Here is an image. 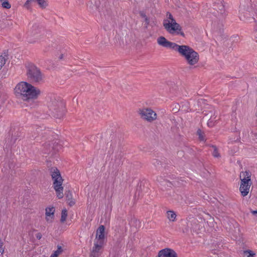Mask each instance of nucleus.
Returning <instances> with one entry per match:
<instances>
[{
    "mask_svg": "<svg viewBox=\"0 0 257 257\" xmlns=\"http://www.w3.org/2000/svg\"><path fill=\"white\" fill-rule=\"evenodd\" d=\"M251 213H252L253 215H256V214H257V210L252 211H251Z\"/></svg>",
    "mask_w": 257,
    "mask_h": 257,
    "instance_id": "3c124183",
    "label": "nucleus"
},
{
    "mask_svg": "<svg viewBox=\"0 0 257 257\" xmlns=\"http://www.w3.org/2000/svg\"><path fill=\"white\" fill-rule=\"evenodd\" d=\"M153 165L155 166L157 169L161 170L162 168V163L160 161L157 159H154L153 160Z\"/></svg>",
    "mask_w": 257,
    "mask_h": 257,
    "instance_id": "c85d7f7f",
    "label": "nucleus"
},
{
    "mask_svg": "<svg viewBox=\"0 0 257 257\" xmlns=\"http://www.w3.org/2000/svg\"><path fill=\"white\" fill-rule=\"evenodd\" d=\"M243 254L244 255H247V257H255V253L252 250L247 249L243 251Z\"/></svg>",
    "mask_w": 257,
    "mask_h": 257,
    "instance_id": "7c9ffc66",
    "label": "nucleus"
},
{
    "mask_svg": "<svg viewBox=\"0 0 257 257\" xmlns=\"http://www.w3.org/2000/svg\"><path fill=\"white\" fill-rule=\"evenodd\" d=\"M5 24L8 26H12L13 24L11 21L7 20Z\"/></svg>",
    "mask_w": 257,
    "mask_h": 257,
    "instance_id": "a18cd8bd",
    "label": "nucleus"
},
{
    "mask_svg": "<svg viewBox=\"0 0 257 257\" xmlns=\"http://www.w3.org/2000/svg\"><path fill=\"white\" fill-rule=\"evenodd\" d=\"M68 204L70 206H72L75 203V201L72 200V199L69 201Z\"/></svg>",
    "mask_w": 257,
    "mask_h": 257,
    "instance_id": "37998d69",
    "label": "nucleus"
},
{
    "mask_svg": "<svg viewBox=\"0 0 257 257\" xmlns=\"http://www.w3.org/2000/svg\"><path fill=\"white\" fill-rule=\"evenodd\" d=\"M168 41L164 36H160L157 39V43L160 45L165 48H167L168 44L169 43Z\"/></svg>",
    "mask_w": 257,
    "mask_h": 257,
    "instance_id": "6ab92c4d",
    "label": "nucleus"
},
{
    "mask_svg": "<svg viewBox=\"0 0 257 257\" xmlns=\"http://www.w3.org/2000/svg\"><path fill=\"white\" fill-rule=\"evenodd\" d=\"M110 147H112V152L113 151V148H114L115 147V143H112L111 144H110Z\"/></svg>",
    "mask_w": 257,
    "mask_h": 257,
    "instance_id": "8fccbe9b",
    "label": "nucleus"
},
{
    "mask_svg": "<svg viewBox=\"0 0 257 257\" xmlns=\"http://www.w3.org/2000/svg\"><path fill=\"white\" fill-rule=\"evenodd\" d=\"M16 141L17 138H13V136H12L10 139L9 138L8 139L7 141H6V148L7 147V146H8V147H12L13 146L15 145Z\"/></svg>",
    "mask_w": 257,
    "mask_h": 257,
    "instance_id": "4be33fe9",
    "label": "nucleus"
},
{
    "mask_svg": "<svg viewBox=\"0 0 257 257\" xmlns=\"http://www.w3.org/2000/svg\"><path fill=\"white\" fill-rule=\"evenodd\" d=\"M191 47L188 45H180V46L178 47V50H177V52L181 56L184 57L185 55L188 53L189 51L191 50Z\"/></svg>",
    "mask_w": 257,
    "mask_h": 257,
    "instance_id": "f3484780",
    "label": "nucleus"
},
{
    "mask_svg": "<svg viewBox=\"0 0 257 257\" xmlns=\"http://www.w3.org/2000/svg\"><path fill=\"white\" fill-rule=\"evenodd\" d=\"M67 210L66 209H63L61 213V217L60 219V221L61 222H64L67 218Z\"/></svg>",
    "mask_w": 257,
    "mask_h": 257,
    "instance_id": "cd10ccee",
    "label": "nucleus"
},
{
    "mask_svg": "<svg viewBox=\"0 0 257 257\" xmlns=\"http://www.w3.org/2000/svg\"><path fill=\"white\" fill-rule=\"evenodd\" d=\"M21 135L22 133L19 131H17L14 134H13V133L12 134V136H13V137L16 138L17 140L21 137Z\"/></svg>",
    "mask_w": 257,
    "mask_h": 257,
    "instance_id": "f704fd0d",
    "label": "nucleus"
},
{
    "mask_svg": "<svg viewBox=\"0 0 257 257\" xmlns=\"http://www.w3.org/2000/svg\"><path fill=\"white\" fill-rule=\"evenodd\" d=\"M241 175H242L243 178H240L239 191L241 193V195L243 197H245L248 194L249 188L252 184L250 178L251 173L249 171L242 172L240 175V178L241 177Z\"/></svg>",
    "mask_w": 257,
    "mask_h": 257,
    "instance_id": "0eeeda50",
    "label": "nucleus"
},
{
    "mask_svg": "<svg viewBox=\"0 0 257 257\" xmlns=\"http://www.w3.org/2000/svg\"><path fill=\"white\" fill-rule=\"evenodd\" d=\"M141 118L149 122H152L157 118V114L151 108H139L137 111Z\"/></svg>",
    "mask_w": 257,
    "mask_h": 257,
    "instance_id": "6e6552de",
    "label": "nucleus"
},
{
    "mask_svg": "<svg viewBox=\"0 0 257 257\" xmlns=\"http://www.w3.org/2000/svg\"><path fill=\"white\" fill-rule=\"evenodd\" d=\"M4 245V242L3 240L0 238V252L3 254L4 252V248L3 247Z\"/></svg>",
    "mask_w": 257,
    "mask_h": 257,
    "instance_id": "c9c22d12",
    "label": "nucleus"
},
{
    "mask_svg": "<svg viewBox=\"0 0 257 257\" xmlns=\"http://www.w3.org/2000/svg\"><path fill=\"white\" fill-rule=\"evenodd\" d=\"M32 2L37 3L41 9H45L48 6L47 1L45 0H27L24 6L27 9L29 10L31 9V3Z\"/></svg>",
    "mask_w": 257,
    "mask_h": 257,
    "instance_id": "f8f14e48",
    "label": "nucleus"
},
{
    "mask_svg": "<svg viewBox=\"0 0 257 257\" xmlns=\"http://www.w3.org/2000/svg\"><path fill=\"white\" fill-rule=\"evenodd\" d=\"M49 171L50 175L53 180V187L56 191L57 197L59 199H61L64 196L63 187L62 186L63 179L57 168L52 167L49 169Z\"/></svg>",
    "mask_w": 257,
    "mask_h": 257,
    "instance_id": "20e7f679",
    "label": "nucleus"
},
{
    "mask_svg": "<svg viewBox=\"0 0 257 257\" xmlns=\"http://www.w3.org/2000/svg\"><path fill=\"white\" fill-rule=\"evenodd\" d=\"M48 114L57 119L63 118L66 112L65 103L60 97L52 96L48 101Z\"/></svg>",
    "mask_w": 257,
    "mask_h": 257,
    "instance_id": "f03ea898",
    "label": "nucleus"
},
{
    "mask_svg": "<svg viewBox=\"0 0 257 257\" xmlns=\"http://www.w3.org/2000/svg\"><path fill=\"white\" fill-rule=\"evenodd\" d=\"M121 157L120 156H118L117 158H116L115 160L116 166H119L121 164Z\"/></svg>",
    "mask_w": 257,
    "mask_h": 257,
    "instance_id": "e433bc0d",
    "label": "nucleus"
},
{
    "mask_svg": "<svg viewBox=\"0 0 257 257\" xmlns=\"http://www.w3.org/2000/svg\"><path fill=\"white\" fill-rule=\"evenodd\" d=\"M202 102L204 103H205L206 100L205 99H201L198 100V104L201 103Z\"/></svg>",
    "mask_w": 257,
    "mask_h": 257,
    "instance_id": "de8ad7c7",
    "label": "nucleus"
},
{
    "mask_svg": "<svg viewBox=\"0 0 257 257\" xmlns=\"http://www.w3.org/2000/svg\"><path fill=\"white\" fill-rule=\"evenodd\" d=\"M90 257H98V256L94 254L92 255V254H90Z\"/></svg>",
    "mask_w": 257,
    "mask_h": 257,
    "instance_id": "864d4df0",
    "label": "nucleus"
},
{
    "mask_svg": "<svg viewBox=\"0 0 257 257\" xmlns=\"http://www.w3.org/2000/svg\"><path fill=\"white\" fill-rule=\"evenodd\" d=\"M197 135L198 136L199 140L200 141H205L204 133L200 129H198L197 131Z\"/></svg>",
    "mask_w": 257,
    "mask_h": 257,
    "instance_id": "bb28decb",
    "label": "nucleus"
},
{
    "mask_svg": "<svg viewBox=\"0 0 257 257\" xmlns=\"http://www.w3.org/2000/svg\"><path fill=\"white\" fill-rule=\"evenodd\" d=\"M199 60V54L189 56V57L186 59V61L190 65H194L198 62Z\"/></svg>",
    "mask_w": 257,
    "mask_h": 257,
    "instance_id": "a211bd4d",
    "label": "nucleus"
},
{
    "mask_svg": "<svg viewBox=\"0 0 257 257\" xmlns=\"http://www.w3.org/2000/svg\"><path fill=\"white\" fill-rule=\"evenodd\" d=\"M167 217L170 221H175L176 220V214L174 211L169 210L167 212Z\"/></svg>",
    "mask_w": 257,
    "mask_h": 257,
    "instance_id": "412c9836",
    "label": "nucleus"
},
{
    "mask_svg": "<svg viewBox=\"0 0 257 257\" xmlns=\"http://www.w3.org/2000/svg\"><path fill=\"white\" fill-rule=\"evenodd\" d=\"M41 31L42 27H40L39 26L37 25H35L32 27V29L31 31V35L35 36L37 34L41 33Z\"/></svg>",
    "mask_w": 257,
    "mask_h": 257,
    "instance_id": "aec40b11",
    "label": "nucleus"
},
{
    "mask_svg": "<svg viewBox=\"0 0 257 257\" xmlns=\"http://www.w3.org/2000/svg\"><path fill=\"white\" fill-rule=\"evenodd\" d=\"M157 257H177V254L172 248H165L159 251Z\"/></svg>",
    "mask_w": 257,
    "mask_h": 257,
    "instance_id": "9b49d317",
    "label": "nucleus"
},
{
    "mask_svg": "<svg viewBox=\"0 0 257 257\" xmlns=\"http://www.w3.org/2000/svg\"><path fill=\"white\" fill-rule=\"evenodd\" d=\"M52 134H53V133L51 131H50L49 130H45L43 131V132L41 133V136H42V137L43 138H44V140H45V139H47V136H50Z\"/></svg>",
    "mask_w": 257,
    "mask_h": 257,
    "instance_id": "b1692460",
    "label": "nucleus"
},
{
    "mask_svg": "<svg viewBox=\"0 0 257 257\" xmlns=\"http://www.w3.org/2000/svg\"><path fill=\"white\" fill-rule=\"evenodd\" d=\"M14 90L17 97L30 103L32 107L38 105V101L36 100L40 95L41 91L31 83L22 81L17 84Z\"/></svg>",
    "mask_w": 257,
    "mask_h": 257,
    "instance_id": "f257e3e1",
    "label": "nucleus"
},
{
    "mask_svg": "<svg viewBox=\"0 0 257 257\" xmlns=\"http://www.w3.org/2000/svg\"><path fill=\"white\" fill-rule=\"evenodd\" d=\"M42 234L40 232L37 233L36 235V237L38 240H40L42 238Z\"/></svg>",
    "mask_w": 257,
    "mask_h": 257,
    "instance_id": "79ce46f5",
    "label": "nucleus"
},
{
    "mask_svg": "<svg viewBox=\"0 0 257 257\" xmlns=\"http://www.w3.org/2000/svg\"><path fill=\"white\" fill-rule=\"evenodd\" d=\"M7 165L9 167V169L12 171V169L14 168V165L13 164V161H12V162L9 161V162L8 163Z\"/></svg>",
    "mask_w": 257,
    "mask_h": 257,
    "instance_id": "58836bf2",
    "label": "nucleus"
},
{
    "mask_svg": "<svg viewBox=\"0 0 257 257\" xmlns=\"http://www.w3.org/2000/svg\"><path fill=\"white\" fill-rule=\"evenodd\" d=\"M196 219H194L192 220H188L187 221H184L181 224L180 227H179V229L183 233L187 234L189 231H193L196 229V227L194 226H197L198 224L196 223Z\"/></svg>",
    "mask_w": 257,
    "mask_h": 257,
    "instance_id": "1a4fd4ad",
    "label": "nucleus"
},
{
    "mask_svg": "<svg viewBox=\"0 0 257 257\" xmlns=\"http://www.w3.org/2000/svg\"><path fill=\"white\" fill-rule=\"evenodd\" d=\"M2 6L3 8L9 9L11 8V5L9 2L8 0H4L2 3Z\"/></svg>",
    "mask_w": 257,
    "mask_h": 257,
    "instance_id": "2f4dec72",
    "label": "nucleus"
},
{
    "mask_svg": "<svg viewBox=\"0 0 257 257\" xmlns=\"http://www.w3.org/2000/svg\"><path fill=\"white\" fill-rule=\"evenodd\" d=\"M179 107H180V106H179V104H176V105H175V111L176 112L178 111L179 110Z\"/></svg>",
    "mask_w": 257,
    "mask_h": 257,
    "instance_id": "49530a36",
    "label": "nucleus"
},
{
    "mask_svg": "<svg viewBox=\"0 0 257 257\" xmlns=\"http://www.w3.org/2000/svg\"><path fill=\"white\" fill-rule=\"evenodd\" d=\"M55 209L54 207H47L46 208V219L48 222H52L54 218V212Z\"/></svg>",
    "mask_w": 257,
    "mask_h": 257,
    "instance_id": "2eb2a0df",
    "label": "nucleus"
},
{
    "mask_svg": "<svg viewBox=\"0 0 257 257\" xmlns=\"http://www.w3.org/2000/svg\"><path fill=\"white\" fill-rule=\"evenodd\" d=\"M216 245H217V248L219 249H221V247L223 246V245L221 242L217 243Z\"/></svg>",
    "mask_w": 257,
    "mask_h": 257,
    "instance_id": "c03bdc74",
    "label": "nucleus"
},
{
    "mask_svg": "<svg viewBox=\"0 0 257 257\" xmlns=\"http://www.w3.org/2000/svg\"><path fill=\"white\" fill-rule=\"evenodd\" d=\"M103 244L104 241L97 240L94 243V246L92 248V250L91 251L90 254L98 256L99 255V251L101 249Z\"/></svg>",
    "mask_w": 257,
    "mask_h": 257,
    "instance_id": "ddd939ff",
    "label": "nucleus"
},
{
    "mask_svg": "<svg viewBox=\"0 0 257 257\" xmlns=\"http://www.w3.org/2000/svg\"><path fill=\"white\" fill-rule=\"evenodd\" d=\"M26 69V76L28 81L31 83H41L43 80V74L40 69L32 62H27L25 64Z\"/></svg>",
    "mask_w": 257,
    "mask_h": 257,
    "instance_id": "7ed1b4c3",
    "label": "nucleus"
},
{
    "mask_svg": "<svg viewBox=\"0 0 257 257\" xmlns=\"http://www.w3.org/2000/svg\"><path fill=\"white\" fill-rule=\"evenodd\" d=\"M105 227L104 225H100L96 230V238L97 240L104 241V233H105Z\"/></svg>",
    "mask_w": 257,
    "mask_h": 257,
    "instance_id": "4468645a",
    "label": "nucleus"
},
{
    "mask_svg": "<svg viewBox=\"0 0 257 257\" xmlns=\"http://www.w3.org/2000/svg\"><path fill=\"white\" fill-rule=\"evenodd\" d=\"M7 58L3 55L0 56V69L5 64Z\"/></svg>",
    "mask_w": 257,
    "mask_h": 257,
    "instance_id": "72a5a7b5",
    "label": "nucleus"
},
{
    "mask_svg": "<svg viewBox=\"0 0 257 257\" xmlns=\"http://www.w3.org/2000/svg\"><path fill=\"white\" fill-rule=\"evenodd\" d=\"M4 0H0L1 2H3Z\"/></svg>",
    "mask_w": 257,
    "mask_h": 257,
    "instance_id": "5fc2aeb1",
    "label": "nucleus"
},
{
    "mask_svg": "<svg viewBox=\"0 0 257 257\" xmlns=\"http://www.w3.org/2000/svg\"><path fill=\"white\" fill-rule=\"evenodd\" d=\"M63 252V249L60 245L57 246V249L51 255V257H58L59 254Z\"/></svg>",
    "mask_w": 257,
    "mask_h": 257,
    "instance_id": "a878e982",
    "label": "nucleus"
},
{
    "mask_svg": "<svg viewBox=\"0 0 257 257\" xmlns=\"http://www.w3.org/2000/svg\"><path fill=\"white\" fill-rule=\"evenodd\" d=\"M163 26L167 32L172 35H180L183 37H185L182 27L176 22L174 18L170 21L165 20L163 22Z\"/></svg>",
    "mask_w": 257,
    "mask_h": 257,
    "instance_id": "39448f33",
    "label": "nucleus"
},
{
    "mask_svg": "<svg viewBox=\"0 0 257 257\" xmlns=\"http://www.w3.org/2000/svg\"><path fill=\"white\" fill-rule=\"evenodd\" d=\"M177 154L180 156H184V152L183 151H178Z\"/></svg>",
    "mask_w": 257,
    "mask_h": 257,
    "instance_id": "09e8293b",
    "label": "nucleus"
},
{
    "mask_svg": "<svg viewBox=\"0 0 257 257\" xmlns=\"http://www.w3.org/2000/svg\"><path fill=\"white\" fill-rule=\"evenodd\" d=\"M139 15L141 18H142L144 19V22H145L144 27L146 29H147L149 26H151L152 27L153 26L152 24L154 23V21L151 22L150 18L149 17H147V16L146 14V13L144 11H140L139 12Z\"/></svg>",
    "mask_w": 257,
    "mask_h": 257,
    "instance_id": "dca6fc26",
    "label": "nucleus"
},
{
    "mask_svg": "<svg viewBox=\"0 0 257 257\" xmlns=\"http://www.w3.org/2000/svg\"><path fill=\"white\" fill-rule=\"evenodd\" d=\"M221 0L220 2L215 3L213 5V10L215 11L213 12V14L216 17H220L223 18L224 17L225 14V9L224 6L223 5Z\"/></svg>",
    "mask_w": 257,
    "mask_h": 257,
    "instance_id": "9d476101",
    "label": "nucleus"
},
{
    "mask_svg": "<svg viewBox=\"0 0 257 257\" xmlns=\"http://www.w3.org/2000/svg\"><path fill=\"white\" fill-rule=\"evenodd\" d=\"M62 146L57 140H53L45 142L42 146V152L44 154L50 156V157L55 156L61 149Z\"/></svg>",
    "mask_w": 257,
    "mask_h": 257,
    "instance_id": "423d86ee",
    "label": "nucleus"
},
{
    "mask_svg": "<svg viewBox=\"0 0 257 257\" xmlns=\"http://www.w3.org/2000/svg\"><path fill=\"white\" fill-rule=\"evenodd\" d=\"M180 45L177 44L176 43L170 41L167 48H170L177 52V50H178V47Z\"/></svg>",
    "mask_w": 257,
    "mask_h": 257,
    "instance_id": "5701e85b",
    "label": "nucleus"
},
{
    "mask_svg": "<svg viewBox=\"0 0 257 257\" xmlns=\"http://www.w3.org/2000/svg\"><path fill=\"white\" fill-rule=\"evenodd\" d=\"M65 197L67 201H69L72 199V192L70 190H67L65 193Z\"/></svg>",
    "mask_w": 257,
    "mask_h": 257,
    "instance_id": "473e14b6",
    "label": "nucleus"
},
{
    "mask_svg": "<svg viewBox=\"0 0 257 257\" xmlns=\"http://www.w3.org/2000/svg\"><path fill=\"white\" fill-rule=\"evenodd\" d=\"M63 58V54H61V55L59 56V59L60 60H61V59H62Z\"/></svg>",
    "mask_w": 257,
    "mask_h": 257,
    "instance_id": "603ef678",
    "label": "nucleus"
},
{
    "mask_svg": "<svg viewBox=\"0 0 257 257\" xmlns=\"http://www.w3.org/2000/svg\"><path fill=\"white\" fill-rule=\"evenodd\" d=\"M3 55V56L5 57V58H6L7 60L8 59V50H5V51H4Z\"/></svg>",
    "mask_w": 257,
    "mask_h": 257,
    "instance_id": "ea45409f",
    "label": "nucleus"
},
{
    "mask_svg": "<svg viewBox=\"0 0 257 257\" xmlns=\"http://www.w3.org/2000/svg\"><path fill=\"white\" fill-rule=\"evenodd\" d=\"M207 125L209 127H213L214 125V122L211 119V117L209 119Z\"/></svg>",
    "mask_w": 257,
    "mask_h": 257,
    "instance_id": "4c0bfd02",
    "label": "nucleus"
},
{
    "mask_svg": "<svg viewBox=\"0 0 257 257\" xmlns=\"http://www.w3.org/2000/svg\"><path fill=\"white\" fill-rule=\"evenodd\" d=\"M167 17L168 19H169L170 20L171 19H173V18L172 15L170 12L167 13Z\"/></svg>",
    "mask_w": 257,
    "mask_h": 257,
    "instance_id": "a19ab883",
    "label": "nucleus"
},
{
    "mask_svg": "<svg viewBox=\"0 0 257 257\" xmlns=\"http://www.w3.org/2000/svg\"><path fill=\"white\" fill-rule=\"evenodd\" d=\"M209 146L213 149V152L212 153L213 156L215 158L219 157L220 156V154L218 152L217 147L213 145H209Z\"/></svg>",
    "mask_w": 257,
    "mask_h": 257,
    "instance_id": "393cba45",
    "label": "nucleus"
},
{
    "mask_svg": "<svg viewBox=\"0 0 257 257\" xmlns=\"http://www.w3.org/2000/svg\"><path fill=\"white\" fill-rule=\"evenodd\" d=\"M198 54L197 52H196L193 48H191L190 51H189L188 53H187L185 56H184V58L186 60L187 58H188L189 56L191 55H194Z\"/></svg>",
    "mask_w": 257,
    "mask_h": 257,
    "instance_id": "c756f323",
    "label": "nucleus"
}]
</instances>
